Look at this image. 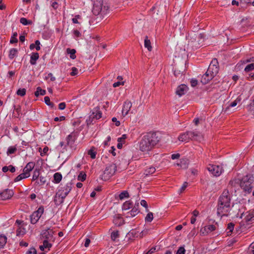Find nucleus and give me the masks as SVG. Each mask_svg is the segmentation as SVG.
<instances>
[{
  "instance_id": "obj_1",
  "label": "nucleus",
  "mask_w": 254,
  "mask_h": 254,
  "mask_svg": "<svg viewBox=\"0 0 254 254\" xmlns=\"http://www.w3.org/2000/svg\"><path fill=\"white\" fill-rule=\"evenodd\" d=\"M231 197L229 190L227 189L224 190L218 201L217 213L218 215L222 217L229 215L231 208Z\"/></svg>"
},
{
  "instance_id": "obj_2",
  "label": "nucleus",
  "mask_w": 254,
  "mask_h": 254,
  "mask_svg": "<svg viewBox=\"0 0 254 254\" xmlns=\"http://www.w3.org/2000/svg\"><path fill=\"white\" fill-rule=\"evenodd\" d=\"M159 141V138L156 132H148L139 141V150L142 152H148L154 148Z\"/></svg>"
},
{
  "instance_id": "obj_3",
  "label": "nucleus",
  "mask_w": 254,
  "mask_h": 254,
  "mask_svg": "<svg viewBox=\"0 0 254 254\" xmlns=\"http://www.w3.org/2000/svg\"><path fill=\"white\" fill-rule=\"evenodd\" d=\"M71 183H68L65 186L61 187L58 190L56 193L54 199V201L56 205H60L63 203L64 198L71 190Z\"/></svg>"
},
{
  "instance_id": "obj_4",
  "label": "nucleus",
  "mask_w": 254,
  "mask_h": 254,
  "mask_svg": "<svg viewBox=\"0 0 254 254\" xmlns=\"http://www.w3.org/2000/svg\"><path fill=\"white\" fill-rule=\"evenodd\" d=\"M203 135L197 131H189L182 133L178 137L181 141L188 142L190 140L201 141L203 140Z\"/></svg>"
},
{
  "instance_id": "obj_5",
  "label": "nucleus",
  "mask_w": 254,
  "mask_h": 254,
  "mask_svg": "<svg viewBox=\"0 0 254 254\" xmlns=\"http://www.w3.org/2000/svg\"><path fill=\"white\" fill-rule=\"evenodd\" d=\"M109 10V6L107 4H104L102 1H97L94 3L92 12L95 15L101 14L102 15L107 13Z\"/></svg>"
},
{
  "instance_id": "obj_6",
  "label": "nucleus",
  "mask_w": 254,
  "mask_h": 254,
  "mask_svg": "<svg viewBox=\"0 0 254 254\" xmlns=\"http://www.w3.org/2000/svg\"><path fill=\"white\" fill-rule=\"evenodd\" d=\"M117 171V166L116 164L112 163L108 164L104 171L102 175L101 179L104 181L109 180L112 176H113Z\"/></svg>"
},
{
  "instance_id": "obj_7",
  "label": "nucleus",
  "mask_w": 254,
  "mask_h": 254,
  "mask_svg": "<svg viewBox=\"0 0 254 254\" xmlns=\"http://www.w3.org/2000/svg\"><path fill=\"white\" fill-rule=\"evenodd\" d=\"M253 180L250 175H247L243 177L240 182V186L245 191L249 192L252 190L253 187L251 184Z\"/></svg>"
},
{
  "instance_id": "obj_8",
  "label": "nucleus",
  "mask_w": 254,
  "mask_h": 254,
  "mask_svg": "<svg viewBox=\"0 0 254 254\" xmlns=\"http://www.w3.org/2000/svg\"><path fill=\"white\" fill-rule=\"evenodd\" d=\"M44 207L41 206L36 210L34 211L30 215V222L32 224L37 223L42 215L44 213Z\"/></svg>"
},
{
  "instance_id": "obj_9",
  "label": "nucleus",
  "mask_w": 254,
  "mask_h": 254,
  "mask_svg": "<svg viewBox=\"0 0 254 254\" xmlns=\"http://www.w3.org/2000/svg\"><path fill=\"white\" fill-rule=\"evenodd\" d=\"M207 71L208 73H209L214 77L216 75L219 71V65L217 59H214L212 60Z\"/></svg>"
},
{
  "instance_id": "obj_10",
  "label": "nucleus",
  "mask_w": 254,
  "mask_h": 254,
  "mask_svg": "<svg viewBox=\"0 0 254 254\" xmlns=\"http://www.w3.org/2000/svg\"><path fill=\"white\" fill-rule=\"evenodd\" d=\"M54 233V231L50 228L44 230L41 233V238L44 239V240L52 241V242H54L55 239L53 236Z\"/></svg>"
},
{
  "instance_id": "obj_11",
  "label": "nucleus",
  "mask_w": 254,
  "mask_h": 254,
  "mask_svg": "<svg viewBox=\"0 0 254 254\" xmlns=\"http://www.w3.org/2000/svg\"><path fill=\"white\" fill-rule=\"evenodd\" d=\"M102 113L100 111L99 108L96 107L93 109L92 114L89 117V119L86 120L87 124H91L94 119L98 120L101 118Z\"/></svg>"
},
{
  "instance_id": "obj_12",
  "label": "nucleus",
  "mask_w": 254,
  "mask_h": 254,
  "mask_svg": "<svg viewBox=\"0 0 254 254\" xmlns=\"http://www.w3.org/2000/svg\"><path fill=\"white\" fill-rule=\"evenodd\" d=\"M207 170L214 176H219L222 172V167L218 165L209 164L207 167Z\"/></svg>"
},
{
  "instance_id": "obj_13",
  "label": "nucleus",
  "mask_w": 254,
  "mask_h": 254,
  "mask_svg": "<svg viewBox=\"0 0 254 254\" xmlns=\"http://www.w3.org/2000/svg\"><path fill=\"white\" fill-rule=\"evenodd\" d=\"M77 135L76 132H72L69 134L66 138V144L69 146L70 148H73L74 147V142L76 139Z\"/></svg>"
},
{
  "instance_id": "obj_14",
  "label": "nucleus",
  "mask_w": 254,
  "mask_h": 254,
  "mask_svg": "<svg viewBox=\"0 0 254 254\" xmlns=\"http://www.w3.org/2000/svg\"><path fill=\"white\" fill-rule=\"evenodd\" d=\"M14 192L12 190L5 189L0 192V200H5L10 199L13 195Z\"/></svg>"
},
{
  "instance_id": "obj_15",
  "label": "nucleus",
  "mask_w": 254,
  "mask_h": 254,
  "mask_svg": "<svg viewBox=\"0 0 254 254\" xmlns=\"http://www.w3.org/2000/svg\"><path fill=\"white\" fill-rule=\"evenodd\" d=\"M132 106V103L129 101H126L124 102L122 109V115L125 117L127 115Z\"/></svg>"
},
{
  "instance_id": "obj_16",
  "label": "nucleus",
  "mask_w": 254,
  "mask_h": 254,
  "mask_svg": "<svg viewBox=\"0 0 254 254\" xmlns=\"http://www.w3.org/2000/svg\"><path fill=\"white\" fill-rule=\"evenodd\" d=\"M187 86L185 84H182L177 88L176 93L180 97L184 95L187 92Z\"/></svg>"
},
{
  "instance_id": "obj_17",
  "label": "nucleus",
  "mask_w": 254,
  "mask_h": 254,
  "mask_svg": "<svg viewBox=\"0 0 254 254\" xmlns=\"http://www.w3.org/2000/svg\"><path fill=\"white\" fill-rule=\"evenodd\" d=\"M216 229V227L213 225H209L205 226L203 229H201V232L203 235H206L209 233H210Z\"/></svg>"
},
{
  "instance_id": "obj_18",
  "label": "nucleus",
  "mask_w": 254,
  "mask_h": 254,
  "mask_svg": "<svg viewBox=\"0 0 254 254\" xmlns=\"http://www.w3.org/2000/svg\"><path fill=\"white\" fill-rule=\"evenodd\" d=\"M213 77H214L212 76L211 74H210L209 73H208L207 71L205 72V73L202 76L200 82L203 84H206L207 83H208V82L210 80H211Z\"/></svg>"
},
{
  "instance_id": "obj_19",
  "label": "nucleus",
  "mask_w": 254,
  "mask_h": 254,
  "mask_svg": "<svg viewBox=\"0 0 254 254\" xmlns=\"http://www.w3.org/2000/svg\"><path fill=\"white\" fill-rule=\"evenodd\" d=\"M113 223L117 226H120L124 224L123 217L119 214L115 215L113 219Z\"/></svg>"
},
{
  "instance_id": "obj_20",
  "label": "nucleus",
  "mask_w": 254,
  "mask_h": 254,
  "mask_svg": "<svg viewBox=\"0 0 254 254\" xmlns=\"http://www.w3.org/2000/svg\"><path fill=\"white\" fill-rule=\"evenodd\" d=\"M39 58V55L38 53H33L32 54L31 57L30 63L32 65H35L36 63V61L38 60Z\"/></svg>"
},
{
  "instance_id": "obj_21",
  "label": "nucleus",
  "mask_w": 254,
  "mask_h": 254,
  "mask_svg": "<svg viewBox=\"0 0 254 254\" xmlns=\"http://www.w3.org/2000/svg\"><path fill=\"white\" fill-rule=\"evenodd\" d=\"M139 211L137 208L134 207L130 211L127 213V217H134L138 214Z\"/></svg>"
},
{
  "instance_id": "obj_22",
  "label": "nucleus",
  "mask_w": 254,
  "mask_h": 254,
  "mask_svg": "<svg viewBox=\"0 0 254 254\" xmlns=\"http://www.w3.org/2000/svg\"><path fill=\"white\" fill-rule=\"evenodd\" d=\"M17 54H18V50L15 48H12L9 50V54H8V58L10 60H12L15 57L17 56Z\"/></svg>"
},
{
  "instance_id": "obj_23",
  "label": "nucleus",
  "mask_w": 254,
  "mask_h": 254,
  "mask_svg": "<svg viewBox=\"0 0 254 254\" xmlns=\"http://www.w3.org/2000/svg\"><path fill=\"white\" fill-rule=\"evenodd\" d=\"M96 148L95 147H92L88 151V155H89L92 159H95L96 156Z\"/></svg>"
},
{
  "instance_id": "obj_24",
  "label": "nucleus",
  "mask_w": 254,
  "mask_h": 254,
  "mask_svg": "<svg viewBox=\"0 0 254 254\" xmlns=\"http://www.w3.org/2000/svg\"><path fill=\"white\" fill-rule=\"evenodd\" d=\"M7 242V237L4 235H0V249L4 248Z\"/></svg>"
},
{
  "instance_id": "obj_25",
  "label": "nucleus",
  "mask_w": 254,
  "mask_h": 254,
  "mask_svg": "<svg viewBox=\"0 0 254 254\" xmlns=\"http://www.w3.org/2000/svg\"><path fill=\"white\" fill-rule=\"evenodd\" d=\"M248 214L246 215L245 217V220L246 222H249L251 221L253 218H254V210H251L249 212H248Z\"/></svg>"
},
{
  "instance_id": "obj_26",
  "label": "nucleus",
  "mask_w": 254,
  "mask_h": 254,
  "mask_svg": "<svg viewBox=\"0 0 254 254\" xmlns=\"http://www.w3.org/2000/svg\"><path fill=\"white\" fill-rule=\"evenodd\" d=\"M40 41L39 40H36L35 42V44H31L30 45V47H29L30 49L32 50L34 48H35L37 51H39L40 50Z\"/></svg>"
},
{
  "instance_id": "obj_27",
  "label": "nucleus",
  "mask_w": 254,
  "mask_h": 254,
  "mask_svg": "<svg viewBox=\"0 0 254 254\" xmlns=\"http://www.w3.org/2000/svg\"><path fill=\"white\" fill-rule=\"evenodd\" d=\"M66 52L67 54L70 55V58L71 59L74 60L76 58V55H75L76 50L75 49H71L69 48H67L66 49Z\"/></svg>"
},
{
  "instance_id": "obj_28",
  "label": "nucleus",
  "mask_w": 254,
  "mask_h": 254,
  "mask_svg": "<svg viewBox=\"0 0 254 254\" xmlns=\"http://www.w3.org/2000/svg\"><path fill=\"white\" fill-rule=\"evenodd\" d=\"M132 203L130 201H126L122 206L123 210H127L132 207Z\"/></svg>"
},
{
  "instance_id": "obj_29",
  "label": "nucleus",
  "mask_w": 254,
  "mask_h": 254,
  "mask_svg": "<svg viewBox=\"0 0 254 254\" xmlns=\"http://www.w3.org/2000/svg\"><path fill=\"white\" fill-rule=\"evenodd\" d=\"M62 179V175L60 173H56L54 175V180L55 183H59Z\"/></svg>"
},
{
  "instance_id": "obj_30",
  "label": "nucleus",
  "mask_w": 254,
  "mask_h": 254,
  "mask_svg": "<svg viewBox=\"0 0 254 254\" xmlns=\"http://www.w3.org/2000/svg\"><path fill=\"white\" fill-rule=\"evenodd\" d=\"M144 46L145 48H147L149 51H151L152 50L151 42L148 39L147 36H146L144 39Z\"/></svg>"
},
{
  "instance_id": "obj_31",
  "label": "nucleus",
  "mask_w": 254,
  "mask_h": 254,
  "mask_svg": "<svg viewBox=\"0 0 254 254\" xmlns=\"http://www.w3.org/2000/svg\"><path fill=\"white\" fill-rule=\"evenodd\" d=\"M52 241L44 240L43 243V247L45 248V249L47 251L50 250V248L52 246V244L51 243Z\"/></svg>"
},
{
  "instance_id": "obj_32",
  "label": "nucleus",
  "mask_w": 254,
  "mask_h": 254,
  "mask_svg": "<svg viewBox=\"0 0 254 254\" xmlns=\"http://www.w3.org/2000/svg\"><path fill=\"white\" fill-rule=\"evenodd\" d=\"M155 171L156 169L154 167H150L145 170L144 174L146 176L151 175L153 174Z\"/></svg>"
},
{
  "instance_id": "obj_33",
  "label": "nucleus",
  "mask_w": 254,
  "mask_h": 254,
  "mask_svg": "<svg viewBox=\"0 0 254 254\" xmlns=\"http://www.w3.org/2000/svg\"><path fill=\"white\" fill-rule=\"evenodd\" d=\"M241 101V99L239 98H237L235 100H234L233 102L231 103L226 108L225 111H227L228 109H229L230 107H235L239 102H240Z\"/></svg>"
},
{
  "instance_id": "obj_34",
  "label": "nucleus",
  "mask_w": 254,
  "mask_h": 254,
  "mask_svg": "<svg viewBox=\"0 0 254 254\" xmlns=\"http://www.w3.org/2000/svg\"><path fill=\"white\" fill-rule=\"evenodd\" d=\"M34 94L36 97H38L39 95H44L46 94V91L42 89L41 87H38Z\"/></svg>"
},
{
  "instance_id": "obj_35",
  "label": "nucleus",
  "mask_w": 254,
  "mask_h": 254,
  "mask_svg": "<svg viewBox=\"0 0 254 254\" xmlns=\"http://www.w3.org/2000/svg\"><path fill=\"white\" fill-rule=\"evenodd\" d=\"M25 233V229L24 228L19 227L16 230V236H20L24 235Z\"/></svg>"
},
{
  "instance_id": "obj_36",
  "label": "nucleus",
  "mask_w": 254,
  "mask_h": 254,
  "mask_svg": "<svg viewBox=\"0 0 254 254\" xmlns=\"http://www.w3.org/2000/svg\"><path fill=\"white\" fill-rule=\"evenodd\" d=\"M119 232L118 231H113L111 233V238L112 240L115 241L119 238Z\"/></svg>"
},
{
  "instance_id": "obj_37",
  "label": "nucleus",
  "mask_w": 254,
  "mask_h": 254,
  "mask_svg": "<svg viewBox=\"0 0 254 254\" xmlns=\"http://www.w3.org/2000/svg\"><path fill=\"white\" fill-rule=\"evenodd\" d=\"M20 22L24 25H27L31 24L32 23V21L30 20H28L26 18L22 17L20 19Z\"/></svg>"
},
{
  "instance_id": "obj_38",
  "label": "nucleus",
  "mask_w": 254,
  "mask_h": 254,
  "mask_svg": "<svg viewBox=\"0 0 254 254\" xmlns=\"http://www.w3.org/2000/svg\"><path fill=\"white\" fill-rule=\"evenodd\" d=\"M27 178V176L26 175L24 174V173H22V174L19 175L17 177H16L15 178L14 181L15 182H18V181H21L23 179Z\"/></svg>"
},
{
  "instance_id": "obj_39",
  "label": "nucleus",
  "mask_w": 254,
  "mask_h": 254,
  "mask_svg": "<svg viewBox=\"0 0 254 254\" xmlns=\"http://www.w3.org/2000/svg\"><path fill=\"white\" fill-rule=\"evenodd\" d=\"M35 166V163L33 162H30L27 164L26 166L25 167L27 170L31 171Z\"/></svg>"
},
{
  "instance_id": "obj_40",
  "label": "nucleus",
  "mask_w": 254,
  "mask_h": 254,
  "mask_svg": "<svg viewBox=\"0 0 254 254\" xmlns=\"http://www.w3.org/2000/svg\"><path fill=\"white\" fill-rule=\"evenodd\" d=\"M129 197V194L127 191H124L122 192L119 195V198L120 199H123L125 198H127Z\"/></svg>"
},
{
  "instance_id": "obj_41",
  "label": "nucleus",
  "mask_w": 254,
  "mask_h": 254,
  "mask_svg": "<svg viewBox=\"0 0 254 254\" xmlns=\"http://www.w3.org/2000/svg\"><path fill=\"white\" fill-rule=\"evenodd\" d=\"M86 177V175L85 173H83L82 172H80L78 176V180L83 182L85 180Z\"/></svg>"
},
{
  "instance_id": "obj_42",
  "label": "nucleus",
  "mask_w": 254,
  "mask_h": 254,
  "mask_svg": "<svg viewBox=\"0 0 254 254\" xmlns=\"http://www.w3.org/2000/svg\"><path fill=\"white\" fill-rule=\"evenodd\" d=\"M17 36V34L16 32H15L13 34V36L11 37V39L10 40V43L11 44L17 43L18 40L16 38Z\"/></svg>"
},
{
  "instance_id": "obj_43",
  "label": "nucleus",
  "mask_w": 254,
  "mask_h": 254,
  "mask_svg": "<svg viewBox=\"0 0 254 254\" xmlns=\"http://www.w3.org/2000/svg\"><path fill=\"white\" fill-rule=\"evenodd\" d=\"M26 91V90L25 88H20L17 91L16 94L19 96H23L25 95Z\"/></svg>"
},
{
  "instance_id": "obj_44",
  "label": "nucleus",
  "mask_w": 254,
  "mask_h": 254,
  "mask_svg": "<svg viewBox=\"0 0 254 254\" xmlns=\"http://www.w3.org/2000/svg\"><path fill=\"white\" fill-rule=\"evenodd\" d=\"M153 219V213L152 212H149L146 217H145V221L146 222H150L152 221Z\"/></svg>"
},
{
  "instance_id": "obj_45",
  "label": "nucleus",
  "mask_w": 254,
  "mask_h": 254,
  "mask_svg": "<svg viewBox=\"0 0 254 254\" xmlns=\"http://www.w3.org/2000/svg\"><path fill=\"white\" fill-rule=\"evenodd\" d=\"M254 69V63H252L247 65L245 68L246 72H249Z\"/></svg>"
},
{
  "instance_id": "obj_46",
  "label": "nucleus",
  "mask_w": 254,
  "mask_h": 254,
  "mask_svg": "<svg viewBox=\"0 0 254 254\" xmlns=\"http://www.w3.org/2000/svg\"><path fill=\"white\" fill-rule=\"evenodd\" d=\"M16 151V148L15 147L10 146L8 148L7 154V155L13 154L15 153Z\"/></svg>"
},
{
  "instance_id": "obj_47",
  "label": "nucleus",
  "mask_w": 254,
  "mask_h": 254,
  "mask_svg": "<svg viewBox=\"0 0 254 254\" xmlns=\"http://www.w3.org/2000/svg\"><path fill=\"white\" fill-rule=\"evenodd\" d=\"M44 101L47 105L51 107L54 106V104L51 102L50 99L48 96H46L44 97Z\"/></svg>"
},
{
  "instance_id": "obj_48",
  "label": "nucleus",
  "mask_w": 254,
  "mask_h": 254,
  "mask_svg": "<svg viewBox=\"0 0 254 254\" xmlns=\"http://www.w3.org/2000/svg\"><path fill=\"white\" fill-rule=\"evenodd\" d=\"M40 174L39 171L37 169H35L34 171L33 175L32 177L33 180H36L39 177Z\"/></svg>"
},
{
  "instance_id": "obj_49",
  "label": "nucleus",
  "mask_w": 254,
  "mask_h": 254,
  "mask_svg": "<svg viewBox=\"0 0 254 254\" xmlns=\"http://www.w3.org/2000/svg\"><path fill=\"white\" fill-rule=\"evenodd\" d=\"M186 250L184 246L180 247L177 251L176 254H185Z\"/></svg>"
},
{
  "instance_id": "obj_50",
  "label": "nucleus",
  "mask_w": 254,
  "mask_h": 254,
  "mask_svg": "<svg viewBox=\"0 0 254 254\" xmlns=\"http://www.w3.org/2000/svg\"><path fill=\"white\" fill-rule=\"evenodd\" d=\"M234 224L233 223H229L228 224V226H227V229L229 230V231L227 233H229L232 232V231L234 229Z\"/></svg>"
},
{
  "instance_id": "obj_51",
  "label": "nucleus",
  "mask_w": 254,
  "mask_h": 254,
  "mask_svg": "<svg viewBox=\"0 0 254 254\" xmlns=\"http://www.w3.org/2000/svg\"><path fill=\"white\" fill-rule=\"evenodd\" d=\"M41 148H39V152H40V154L42 156H43L44 155H45L47 152H48V150H49V148L48 147L46 146L43 149V151H41Z\"/></svg>"
},
{
  "instance_id": "obj_52",
  "label": "nucleus",
  "mask_w": 254,
  "mask_h": 254,
  "mask_svg": "<svg viewBox=\"0 0 254 254\" xmlns=\"http://www.w3.org/2000/svg\"><path fill=\"white\" fill-rule=\"evenodd\" d=\"M249 254H254V242L252 243L249 248Z\"/></svg>"
},
{
  "instance_id": "obj_53",
  "label": "nucleus",
  "mask_w": 254,
  "mask_h": 254,
  "mask_svg": "<svg viewBox=\"0 0 254 254\" xmlns=\"http://www.w3.org/2000/svg\"><path fill=\"white\" fill-rule=\"evenodd\" d=\"M26 254H37V251L34 248H31L26 252Z\"/></svg>"
},
{
  "instance_id": "obj_54",
  "label": "nucleus",
  "mask_w": 254,
  "mask_h": 254,
  "mask_svg": "<svg viewBox=\"0 0 254 254\" xmlns=\"http://www.w3.org/2000/svg\"><path fill=\"white\" fill-rule=\"evenodd\" d=\"M238 183V182L237 181V180H231L228 184V187H235L236 185Z\"/></svg>"
},
{
  "instance_id": "obj_55",
  "label": "nucleus",
  "mask_w": 254,
  "mask_h": 254,
  "mask_svg": "<svg viewBox=\"0 0 254 254\" xmlns=\"http://www.w3.org/2000/svg\"><path fill=\"white\" fill-rule=\"evenodd\" d=\"M140 204L142 206L144 207L146 209L147 211H148V205H147V203L146 200H145L144 199L141 200V201H140Z\"/></svg>"
},
{
  "instance_id": "obj_56",
  "label": "nucleus",
  "mask_w": 254,
  "mask_h": 254,
  "mask_svg": "<svg viewBox=\"0 0 254 254\" xmlns=\"http://www.w3.org/2000/svg\"><path fill=\"white\" fill-rule=\"evenodd\" d=\"M72 71L70 73V75L72 76L75 75L77 74L78 70L75 67H72L71 68Z\"/></svg>"
},
{
  "instance_id": "obj_57",
  "label": "nucleus",
  "mask_w": 254,
  "mask_h": 254,
  "mask_svg": "<svg viewBox=\"0 0 254 254\" xmlns=\"http://www.w3.org/2000/svg\"><path fill=\"white\" fill-rule=\"evenodd\" d=\"M198 83V81L195 79H191L190 80V84L192 87H195Z\"/></svg>"
},
{
  "instance_id": "obj_58",
  "label": "nucleus",
  "mask_w": 254,
  "mask_h": 254,
  "mask_svg": "<svg viewBox=\"0 0 254 254\" xmlns=\"http://www.w3.org/2000/svg\"><path fill=\"white\" fill-rule=\"evenodd\" d=\"M127 138V135L123 134L122 135L121 137H119L118 138V141L119 142H123L124 140Z\"/></svg>"
},
{
  "instance_id": "obj_59",
  "label": "nucleus",
  "mask_w": 254,
  "mask_h": 254,
  "mask_svg": "<svg viewBox=\"0 0 254 254\" xmlns=\"http://www.w3.org/2000/svg\"><path fill=\"white\" fill-rule=\"evenodd\" d=\"M124 81L121 82L120 81H119L118 82H115L113 84V86L114 87H117L121 85H124Z\"/></svg>"
},
{
  "instance_id": "obj_60",
  "label": "nucleus",
  "mask_w": 254,
  "mask_h": 254,
  "mask_svg": "<svg viewBox=\"0 0 254 254\" xmlns=\"http://www.w3.org/2000/svg\"><path fill=\"white\" fill-rule=\"evenodd\" d=\"M40 183L38 182V184H39L40 185H43L46 182V179L44 177H40Z\"/></svg>"
},
{
  "instance_id": "obj_61",
  "label": "nucleus",
  "mask_w": 254,
  "mask_h": 254,
  "mask_svg": "<svg viewBox=\"0 0 254 254\" xmlns=\"http://www.w3.org/2000/svg\"><path fill=\"white\" fill-rule=\"evenodd\" d=\"M188 186V183L185 182L180 189V192H182Z\"/></svg>"
},
{
  "instance_id": "obj_62",
  "label": "nucleus",
  "mask_w": 254,
  "mask_h": 254,
  "mask_svg": "<svg viewBox=\"0 0 254 254\" xmlns=\"http://www.w3.org/2000/svg\"><path fill=\"white\" fill-rule=\"evenodd\" d=\"M65 106H66V105H65V103H64V102L61 103L59 105V109L60 110H64L65 109Z\"/></svg>"
},
{
  "instance_id": "obj_63",
  "label": "nucleus",
  "mask_w": 254,
  "mask_h": 254,
  "mask_svg": "<svg viewBox=\"0 0 254 254\" xmlns=\"http://www.w3.org/2000/svg\"><path fill=\"white\" fill-rule=\"evenodd\" d=\"M112 122L115 123V125L116 126L118 127L120 125V121L117 120V119L115 117H113L112 119Z\"/></svg>"
},
{
  "instance_id": "obj_64",
  "label": "nucleus",
  "mask_w": 254,
  "mask_h": 254,
  "mask_svg": "<svg viewBox=\"0 0 254 254\" xmlns=\"http://www.w3.org/2000/svg\"><path fill=\"white\" fill-rule=\"evenodd\" d=\"M156 251V248L153 247L150 250H149L147 252H146L145 254H152L154 253Z\"/></svg>"
}]
</instances>
